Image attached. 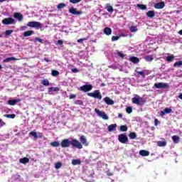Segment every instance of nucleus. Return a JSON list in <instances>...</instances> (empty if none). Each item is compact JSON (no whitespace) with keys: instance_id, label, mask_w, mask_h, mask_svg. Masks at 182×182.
I'll use <instances>...</instances> for the list:
<instances>
[{"instance_id":"1","label":"nucleus","mask_w":182,"mask_h":182,"mask_svg":"<svg viewBox=\"0 0 182 182\" xmlns=\"http://www.w3.org/2000/svg\"><path fill=\"white\" fill-rule=\"evenodd\" d=\"M70 145L76 149H83V145H82V144L76 139H73L71 141H69L68 139H65L60 143V146L63 149H66V147H69Z\"/></svg>"},{"instance_id":"2","label":"nucleus","mask_w":182,"mask_h":182,"mask_svg":"<svg viewBox=\"0 0 182 182\" xmlns=\"http://www.w3.org/2000/svg\"><path fill=\"white\" fill-rule=\"evenodd\" d=\"M87 96H90V97H94V99H97L98 100H102L103 98L100 91L98 90H95L93 92H87Z\"/></svg>"},{"instance_id":"3","label":"nucleus","mask_w":182,"mask_h":182,"mask_svg":"<svg viewBox=\"0 0 182 182\" xmlns=\"http://www.w3.org/2000/svg\"><path fill=\"white\" fill-rule=\"evenodd\" d=\"M118 140L119 143L126 144V143L129 142V137L125 134H120L118 135Z\"/></svg>"},{"instance_id":"4","label":"nucleus","mask_w":182,"mask_h":182,"mask_svg":"<svg viewBox=\"0 0 182 182\" xmlns=\"http://www.w3.org/2000/svg\"><path fill=\"white\" fill-rule=\"evenodd\" d=\"M1 23L4 25H15L16 23V21L13 18L9 17L3 19Z\"/></svg>"},{"instance_id":"5","label":"nucleus","mask_w":182,"mask_h":182,"mask_svg":"<svg viewBox=\"0 0 182 182\" xmlns=\"http://www.w3.org/2000/svg\"><path fill=\"white\" fill-rule=\"evenodd\" d=\"M27 26L30 28H38L41 29L42 23L39 21H30L27 23Z\"/></svg>"},{"instance_id":"6","label":"nucleus","mask_w":182,"mask_h":182,"mask_svg":"<svg viewBox=\"0 0 182 182\" xmlns=\"http://www.w3.org/2000/svg\"><path fill=\"white\" fill-rule=\"evenodd\" d=\"M95 113L100 117L103 119V120H109V117L105 112L100 111V109L95 108Z\"/></svg>"},{"instance_id":"7","label":"nucleus","mask_w":182,"mask_h":182,"mask_svg":"<svg viewBox=\"0 0 182 182\" xmlns=\"http://www.w3.org/2000/svg\"><path fill=\"white\" fill-rule=\"evenodd\" d=\"M93 89V85H85L80 87V90L81 92H84L85 93H87V92H90Z\"/></svg>"},{"instance_id":"8","label":"nucleus","mask_w":182,"mask_h":182,"mask_svg":"<svg viewBox=\"0 0 182 182\" xmlns=\"http://www.w3.org/2000/svg\"><path fill=\"white\" fill-rule=\"evenodd\" d=\"M154 87L156 89H168L170 85H168L167 83L159 82L154 84Z\"/></svg>"},{"instance_id":"9","label":"nucleus","mask_w":182,"mask_h":182,"mask_svg":"<svg viewBox=\"0 0 182 182\" xmlns=\"http://www.w3.org/2000/svg\"><path fill=\"white\" fill-rule=\"evenodd\" d=\"M28 136H33V137H34L35 140L38 139H42V137H43V133L42 132H31L28 134Z\"/></svg>"},{"instance_id":"10","label":"nucleus","mask_w":182,"mask_h":182,"mask_svg":"<svg viewBox=\"0 0 182 182\" xmlns=\"http://www.w3.org/2000/svg\"><path fill=\"white\" fill-rule=\"evenodd\" d=\"M70 14H72L73 15H82L83 14V11H77L75 8H70L69 9Z\"/></svg>"},{"instance_id":"11","label":"nucleus","mask_w":182,"mask_h":182,"mask_svg":"<svg viewBox=\"0 0 182 182\" xmlns=\"http://www.w3.org/2000/svg\"><path fill=\"white\" fill-rule=\"evenodd\" d=\"M14 18L16 19H18L19 22H22L23 21V15H22L21 13L16 12L14 14Z\"/></svg>"},{"instance_id":"12","label":"nucleus","mask_w":182,"mask_h":182,"mask_svg":"<svg viewBox=\"0 0 182 182\" xmlns=\"http://www.w3.org/2000/svg\"><path fill=\"white\" fill-rule=\"evenodd\" d=\"M154 6L155 9H163V8H164V6H166V5L164 4V1H161L159 3L155 4Z\"/></svg>"},{"instance_id":"13","label":"nucleus","mask_w":182,"mask_h":182,"mask_svg":"<svg viewBox=\"0 0 182 182\" xmlns=\"http://www.w3.org/2000/svg\"><path fill=\"white\" fill-rule=\"evenodd\" d=\"M104 102H105V103L107 105H110V106L114 105V101H113V100L110 99V97H105L104 98Z\"/></svg>"},{"instance_id":"14","label":"nucleus","mask_w":182,"mask_h":182,"mask_svg":"<svg viewBox=\"0 0 182 182\" xmlns=\"http://www.w3.org/2000/svg\"><path fill=\"white\" fill-rule=\"evenodd\" d=\"M80 143H81L82 144H83L84 146H88L87 144V139H86V136L85 135H82L80 137Z\"/></svg>"},{"instance_id":"15","label":"nucleus","mask_w":182,"mask_h":182,"mask_svg":"<svg viewBox=\"0 0 182 182\" xmlns=\"http://www.w3.org/2000/svg\"><path fill=\"white\" fill-rule=\"evenodd\" d=\"M21 102V99H16V100H9L8 101V105H10V106H15L16 103H19Z\"/></svg>"},{"instance_id":"16","label":"nucleus","mask_w":182,"mask_h":182,"mask_svg":"<svg viewBox=\"0 0 182 182\" xmlns=\"http://www.w3.org/2000/svg\"><path fill=\"white\" fill-rule=\"evenodd\" d=\"M139 155L142 156V157H147V156H150V152L149 151L142 149L139 151Z\"/></svg>"},{"instance_id":"17","label":"nucleus","mask_w":182,"mask_h":182,"mask_svg":"<svg viewBox=\"0 0 182 182\" xmlns=\"http://www.w3.org/2000/svg\"><path fill=\"white\" fill-rule=\"evenodd\" d=\"M129 60L134 65H136V63H139L140 62V59L139 58L134 57V56L130 57Z\"/></svg>"},{"instance_id":"18","label":"nucleus","mask_w":182,"mask_h":182,"mask_svg":"<svg viewBox=\"0 0 182 182\" xmlns=\"http://www.w3.org/2000/svg\"><path fill=\"white\" fill-rule=\"evenodd\" d=\"M136 97H134V98H132V103L139 106V105H140V97L139 95H136Z\"/></svg>"},{"instance_id":"19","label":"nucleus","mask_w":182,"mask_h":182,"mask_svg":"<svg viewBox=\"0 0 182 182\" xmlns=\"http://www.w3.org/2000/svg\"><path fill=\"white\" fill-rule=\"evenodd\" d=\"M104 33L105 35H107V36H109V35H112V28L105 27L104 28Z\"/></svg>"},{"instance_id":"20","label":"nucleus","mask_w":182,"mask_h":182,"mask_svg":"<svg viewBox=\"0 0 182 182\" xmlns=\"http://www.w3.org/2000/svg\"><path fill=\"white\" fill-rule=\"evenodd\" d=\"M156 144L159 147H166V146H167V142L166 141H158Z\"/></svg>"},{"instance_id":"21","label":"nucleus","mask_w":182,"mask_h":182,"mask_svg":"<svg viewBox=\"0 0 182 182\" xmlns=\"http://www.w3.org/2000/svg\"><path fill=\"white\" fill-rule=\"evenodd\" d=\"M146 16H148V18H154V16H156V13L154 12V11H149L148 12H146Z\"/></svg>"},{"instance_id":"22","label":"nucleus","mask_w":182,"mask_h":182,"mask_svg":"<svg viewBox=\"0 0 182 182\" xmlns=\"http://www.w3.org/2000/svg\"><path fill=\"white\" fill-rule=\"evenodd\" d=\"M11 60H18V59L15 57H10L4 59L3 62L5 63H8V62H11Z\"/></svg>"},{"instance_id":"23","label":"nucleus","mask_w":182,"mask_h":182,"mask_svg":"<svg viewBox=\"0 0 182 182\" xmlns=\"http://www.w3.org/2000/svg\"><path fill=\"white\" fill-rule=\"evenodd\" d=\"M19 162L21 163L22 164H26L29 163V159L27 157L20 159Z\"/></svg>"},{"instance_id":"24","label":"nucleus","mask_w":182,"mask_h":182,"mask_svg":"<svg viewBox=\"0 0 182 182\" xmlns=\"http://www.w3.org/2000/svg\"><path fill=\"white\" fill-rule=\"evenodd\" d=\"M128 136L131 140H134V139L137 138V134H136V132H131L128 134Z\"/></svg>"},{"instance_id":"25","label":"nucleus","mask_w":182,"mask_h":182,"mask_svg":"<svg viewBox=\"0 0 182 182\" xmlns=\"http://www.w3.org/2000/svg\"><path fill=\"white\" fill-rule=\"evenodd\" d=\"M82 164V161L80 159H73L72 160V164L73 166H77Z\"/></svg>"},{"instance_id":"26","label":"nucleus","mask_w":182,"mask_h":182,"mask_svg":"<svg viewBox=\"0 0 182 182\" xmlns=\"http://www.w3.org/2000/svg\"><path fill=\"white\" fill-rule=\"evenodd\" d=\"M117 127V124H113L108 126V132H113Z\"/></svg>"},{"instance_id":"27","label":"nucleus","mask_w":182,"mask_h":182,"mask_svg":"<svg viewBox=\"0 0 182 182\" xmlns=\"http://www.w3.org/2000/svg\"><path fill=\"white\" fill-rule=\"evenodd\" d=\"M172 140H173V143H175V144L179 143L180 136H178L177 135H174L172 136Z\"/></svg>"},{"instance_id":"28","label":"nucleus","mask_w":182,"mask_h":182,"mask_svg":"<svg viewBox=\"0 0 182 182\" xmlns=\"http://www.w3.org/2000/svg\"><path fill=\"white\" fill-rule=\"evenodd\" d=\"M105 9H107V12H114V9H113V6L109 5V4H107V6H105Z\"/></svg>"},{"instance_id":"29","label":"nucleus","mask_w":182,"mask_h":182,"mask_svg":"<svg viewBox=\"0 0 182 182\" xmlns=\"http://www.w3.org/2000/svg\"><path fill=\"white\" fill-rule=\"evenodd\" d=\"M32 35H33V31H28L24 32L23 33V36L25 38L28 37V36H31Z\"/></svg>"},{"instance_id":"30","label":"nucleus","mask_w":182,"mask_h":182,"mask_svg":"<svg viewBox=\"0 0 182 182\" xmlns=\"http://www.w3.org/2000/svg\"><path fill=\"white\" fill-rule=\"evenodd\" d=\"M41 85H43V86H49L50 83L49 82V80L44 79L41 81Z\"/></svg>"},{"instance_id":"31","label":"nucleus","mask_w":182,"mask_h":182,"mask_svg":"<svg viewBox=\"0 0 182 182\" xmlns=\"http://www.w3.org/2000/svg\"><path fill=\"white\" fill-rule=\"evenodd\" d=\"M144 59L147 62H153V60H154V58H153V55H146L145 56Z\"/></svg>"},{"instance_id":"32","label":"nucleus","mask_w":182,"mask_h":182,"mask_svg":"<svg viewBox=\"0 0 182 182\" xmlns=\"http://www.w3.org/2000/svg\"><path fill=\"white\" fill-rule=\"evenodd\" d=\"M4 117H6L7 119H14V117H16V115L15 114H6L4 115Z\"/></svg>"},{"instance_id":"33","label":"nucleus","mask_w":182,"mask_h":182,"mask_svg":"<svg viewBox=\"0 0 182 182\" xmlns=\"http://www.w3.org/2000/svg\"><path fill=\"white\" fill-rule=\"evenodd\" d=\"M166 62H173V60H174V55H168L166 57Z\"/></svg>"},{"instance_id":"34","label":"nucleus","mask_w":182,"mask_h":182,"mask_svg":"<svg viewBox=\"0 0 182 182\" xmlns=\"http://www.w3.org/2000/svg\"><path fill=\"white\" fill-rule=\"evenodd\" d=\"M146 98L139 97V105L140 106H143V105H144V103H146Z\"/></svg>"},{"instance_id":"35","label":"nucleus","mask_w":182,"mask_h":182,"mask_svg":"<svg viewBox=\"0 0 182 182\" xmlns=\"http://www.w3.org/2000/svg\"><path fill=\"white\" fill-rule=\"evenodd\" d=\"M50 146H52V147H59V146H60V144H59V141H55L51 142Z\"/></svg>"},{"instance_id":"36","label":"nucleus","mask_w":182,"mask_h":182,"mask_svg":"<svg viewBox=\"0 0 182 182\" xmlns=\"http://www.w3.org/2000/svg\"><path fill=\"white\" fill-rule=\"evenodd\" d=\"M136 6H137V8H139V9H141L142 11H145V9H147V6H146V5H144V4H137Z\"/></svg>"},{"instance_id":"37","label":"nucleus","mask_w":182,"mask_h":182,"mask_svg":"<svg viewBox=\"0 0 182 182\" xmlns=\"http://www.w3.org/2000/svg\"><path fill=\"white\" fill-rule=\"evenodd\" d=\"M51 75H52V76H54L55 77H56V76H59V71H58L56 70H53L51 71Z\"/></svg>"},{"instance_id":"38","label":"nucleus","mask_w":182,"mask_h":182,"mask_svg":"<svg viewBox=\"0 0 182 182\" xmlns=\"http://www.w3.org/2000/svg\"><path fill=\"white\" fill-rule=\"evenodd\" d=\"M119 130L121 132H127V125H121L119 127Z\"/></svg>"},{"instance_id":"39","label":"nucleus","mask_w":182,"mask_h":182,"mask_svg":"<svg viewBox=\"0 0 182 182\" xmlns=\"http://www.w3.org/2000/svg\"><path fill=\"white\" fill-rule=\"evenodd\" d=\"M181 65H182V61H178L173 64L174 68H180V66Z\"/></svg>"},{"instance_id":"40","label":"nucleus","mask_w":182,"mask_h":182,"mask_svg":"<svg viewBox=\"0 0 182 182\" xmlns=\"http://www.w3.org/2000/svg\"><path fill=\"white\" fill-rule=\"evenodd\" d=\"M14 33V30H7L5 32V36H9L11 34Z\"/></svg>"},{"instance_id":"41","label":"nucleus","mask_w":182,"mask_h":182,"mask_svg":"<svg viewBox=\"0 0 182 182\" xmlns=\"http://www.w3.org/2000/svg\"><path fill=\"white\" fill-rule=\"evenodd\" d=\"M135 72L138 75H140L141 76H142V77H146V74H144V72H143V71H137V70H135Z\"/></svg>"},{"instance_id":"42","label":"nucleus","mask_w":182,"mask_h":182,"mask_svg":"<svg viewBox=\"0 0 182 182\" xmlns=\"http://www.w3.org/2000/svg\"><path fill=\"white\" fill-rule=\"evenodd\" d=\"M126 112H127V113L130 114V113H132L133 112V108H132V107H127L126 108Z\"/></svg>"},{"instance_id":"43","label":"nucleus","mask_w":182,"mask_h":182,"mask_svg":"<svg viewBox=\"0 0 182 182\" xmlns=\"http://www.w3.org/2000/svg\"><path fill=\"white\" fill-rule=\"evenodd\" d=\"M164 110L166 114L171 113L173 112V109H171V108H168V107H166Z\"/></svg>"},{"instance_id":"44","label":"nucleus","mask_w":182,"mask_h":182,"mask_svg":"<svg viewBox=\"0 0 182 182\" xmlns=\"http://www.w3.org/2000/svg\"><path fill=\"white\" fill-rule=\"evenodd\" d=\"M60 167H62V163H60V162H57V163L55 164V168L57 170H59V168H60Z\"/></svg>"},{"instance_id":"45","label":"nucleus","mask_w":182,"mask_h":182,"mask_svg":"<svg viewBox=\"0 0 182 182\" xmlns=\"http://www.w3.org/2000/svg\"><path fill=\"white\" fill-rule=\"evenodd\" d=\"M65 6H66V4L60 3L58 5L57 8L58 9H62L63 8H65Z\"/></svg>"},{"instance_id":"46","label":"nucleus","mask_w":182,"mask_h":182,"mask_svg":"<svg viewBox=\"0 0 182 182\" xmlns=\"http://www.w3.org/2000/svg\"><path fill=\"white\" fill-rule=\"evenodd\" d=\"M130 32H137V27L132 26L130 27Z\"/></svg>"},{"instance_id":"47","label":"nucleus","mask_w":182,"mask_h":182,"mask_svg":"<svg viewBox=\"0 0 182 182\" xmlns=\"http://www.w3.org/2000/svg\"><path fill=\"white\" fill-rule=\"evenodd\" d=\"M120 38V36H113L112 37V42H115L116 41H119V39Z\"/></svg>"},{"instance_id":"48","label":"nucleus","mask_w":182,"mask_h":182,"mask_svg":"<svg viewBox=\"0 0 182 182\" xmlns=\"http://www.w3.org/2000/svg\"><path fill=\"white\" fill-rule=\"evenodd\" d=\"M70 4H79V2H82V0H70Z\"/></svg>"},{"instance_id":"49","label":"nucleus","mask_w":182,"mask_h":182,"mask_svg":"<svg viewBox=\"0 0 182 182\" xmlns=\"http://www.w3.org/2000/svg\"><path fill=\"white\" fill-rule=\"evenodd\" d=\"M75 105H83V102L80 100L75 101Z\"/></svg>"},{"instance_id":"50","label":"nucleus","mask_w":182,"mask_h":182,"mask_svg":"<svg viewBox=\"0 0 182 182\" xmlns=\"http://www.w3.org/2000/svg\"><path fill=\"white\" fill-rule=\"evenodd\" d=\"M35 40L37 41V42H39L40 43H43V40L42 38H39L38 37H36L35 38Z\"/></svg>"},{"instance_id":"51","label":"nucleus","mask_w":182,"mask_h":182,"mask_svg":"<svg viewBox=\"0 0 182 182\" xmlns=\"http://www.w3.org/2000/svg\"><path fill=\"white\" fill-rule=\"evenodd\" d=\"M159 124H160V121H159V119H154V125L158 126Z\"/></svg>"},{"instance_id":"52","label":"nucleus","mask_w":182,"mask_h":182,"mask_svg":"<svg viewBox=\"0 0 182 182\" xmlns=\"http://www.w3.org/2000/svg\"><path fill=\"white\" fill-rule=\"evenodd\" d=\"M83 41H86V38H80L77 41V42L78 43H82V42H83Z\"/></svg>"},{"instance_id":"53","label":"nucleus","mask_w":182,"mask_h":182,"mask_svg":"<svg viewBox=\"0 0 182 182\" xmlns=\"http://www.w3.org/2000/svg\"><path fill=\"white\" fill-rule=\"evenodd\" d=\"M75 98H76V95H75V94H72L69 97V99H70V100L75 99Z\"/></svg>"},{"instance_id":"54","label":"nucleus","mask_w":182,"mask_h":182,"mask_svg":"<svg viewBox=\"0 0 182 182\" xmlns=\"http://www.w3.org/2000/svg\"><path fill=\"white\" fill-rule=\"evenodd\" d=\"M118 56H119V58H124V54H123V53L122 52H119L118 53Z\"/></svg>"},{"instance_id":"55","label":"nucleus","mask_w":182,"mask_h":182,"mask_svg":"<svg viewBox=\"0 0 182 182\" xmlns=\"http://www.w3.org/2000/svg\"><path fill=\"white\" fill-rule=\"evenodd\" d=\"M5 124V122H4V121H2V119H0V127H4Z\"/></svg>"},{"instance_id":"56","label":"nucleus","mask_w":182,"mask_h":182,"mask_svg":"<svg viewBox=\"0 0 182 182\" xmlns=\"http://www.w3.org/2000/svg\"><path fill=\"white\" fill-rule=\"evenodd\" d=\"M53 92H59V87H53Z\"/></svg>"},{"instance_id":"57","label":"nucleus","mask_w":182,"mask_h":182,"mask_svg":"<svg viewBox=\"0 0 182 182\" xmlns=\"http://www.w3.org/2000/svg\"><path fill=\"white\" fill-rule=\"evenodd\" d=\"M57 45H63V41H62V40H58Z\"/></svg>"},{"instance_id":"58","label":"nucleus","mask_w":182,"mask_h":182,"mask_svg":"<svg viewBox=\"0 0 182 182\" xmlns=\"http://www.w3.org/2000/svg\"><path fill=\"white\" fill-rule=\"evenodd\" d=\"M72 72H73V73H77V72H79V70H77V68H73V69H72Z\"/></svg>"},{"instance_id":"59","label":"nucleus","mask_w":182,"mask_h":182,"mask_svg":"<svg viewBox=\"0 0 182 182\" xmlns=\"http://www.w3.org/2000/svg\"><path fill=\"white\" fill-rule=\"evenodd\" d=\"M107 176H109V177L113 176V173L110 172V171H107Z\"/></svg>"},{"instance_id":"60","label":"nucleus","mask_w":182,"mask_h":182,"mask_svg":"<svg viewBox=\"0 0 182 182\" xmlns=\"http://www.w3.org/2000/svg\"><path fill=\"white\" fill-rule=\"evenodd\" d=\"M53 90V87H49L48 88V93H50Z\"/></svg>"},{"instance_id":"61","label":"nucleus","mask_w":182,"mask_h":182,"mask_svg":"<svg viewBox=\"0 0 182 182\" xmlns=\"http://www.w3.org/2000/svg\"><path fill=\"white\" fill-rule=\"evenodd\" d=\"M160 114L161 116H164V114H166V112L164 110L161 111Z\"/></svg>"},{"instance_id":"62","label":"nucleus","mask_w":182,"mask_h":182,"mask_svg":"<svg viewBox=\"0 0 182 182\" xmlns=\"http://www.w3.org/2000/svg\"><path fill=\"white\" fill-rule=\"evenodd\" d=\"M44 60H45L46 62H47V63H48V62H52V60H49V58H44Z\"/></svg>"},{"instance_id":"63","label":"nucleus","mask_w":182,"mask_h":182,"mask_svg":"<svg viewBox=\"0 0 182 182\" xmlns=\"http://www.w3.org/2000/svg\"><path fill=\"white\" fill-rule=\"evenodd\" d=\"M122 117H123V114H119L118 118L119 119H122Z\"/></svg>"},{"instance_id":"64","label":"nucleus","mask_w":182,"mask_h":182,"mask_svg":"<svg viewBox=\"0 0 182 182\" xmlns=\"http://www.w3.org/2000/svg\"><path fill=\"white\" fill-rule=\"evenodd\" d=\"M178 97H179V99H181V100H182V94H180V95H178Z\"/></svg>"}]
</instances>
